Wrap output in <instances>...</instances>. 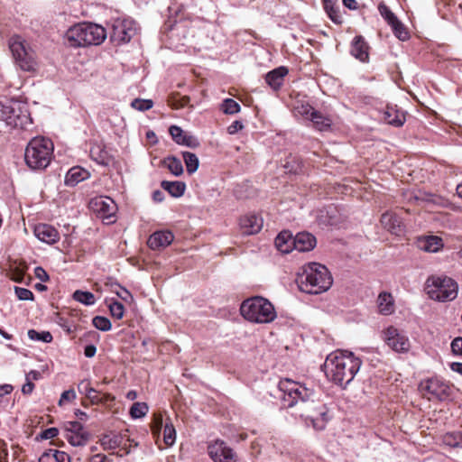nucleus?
Segmentation results:
<instances>
[{
    "label": "nucleus",
    "mask_w": 462,
    "mask_h": 462,
    "mask_svg": "<svg viewBox=\"0 0 462 462\" xmlns=\"http://www.w3.org/2000/svg\"><path fill=\"white\" fill-rule=\"evenodd\" d=\"M278 389L283 407H296V414L310 420L316 430H323L329 420L326 405L314 399L315 393L304 384L284 378L280 380Z\"/></svg>",
    "instance_id": "nucleus-1"
},
{
    "label": "nucleus",
    "mask_w": 462,
    "mask_h": 462,
    "mask_svg": "<svg viewBox=\"0 0 462 462\" xmlns=\"http://www.w3.org/2000/svg\"><path fill=\"white\" fill-rule=\"evenodd\" d=\"M362 361L348 351L330 353L323 365L326 376L335 383L345 387L353 381Z\"/></svg>",
    "instance_id": "nucleus-2"
},
{
    "label": "nucleus",
    "mask_w": 462,
    "mask_h": 462,
    "mask_svg": "<svg viewBox=\"0 0 462 462\" xmlns=\"http://www.w3.org/2000/svg\"><path fill=\"white\" fill-rule=\"evenodd\" d=\"M333 280L325 265L318 263H309L304 265L302 273H299L297 283L300 290L309 294H319L328 291Z\"/></svg>",
    "instance_id": "nucleus-3"
},
{
    "label": "nucleus",
    "mask_w": 462,
    "mask_h": 462,
    "mask_svg": "<svg viewBox=\"0 0 462 462\" xmlns=\"http://www.w3.org/2000/svg\"><path fill=\"white\" fill-rule=\"evenodd\" d=\"M106 38V29L92 23H82L70 27L66 40L70 47H87L99 45Z\"/></svg>",
    "instance_id": "nucleus-4"
},
{
    "label": "nucleus",
    "mask_w": 462,
    "mask_h": 462,
    "mask_svg": "<svg viewBox=\"0 0 462 462\" xmlns=\"http://www.w3.org/2000/svg\"><path fill=\"white\" fill-rule=\"evenodd\" d=\"M52 142L45 137H34L27 144L24 152L26 165L33 171L45 170L53 157Z\"/></svg>",
    "instance_id": "nucleus-5"
},
{
    "label": "nucleus",
    "mask_w": 462,
    "mask_h": 462,
    "mask_svg": "<svg viewBox=\"0 0 462 462\" xmlns=\"http://www.w3.org/2000/svg\"><path fill=\"white\" fill-rule=\"evenodd\" d=\"M0 119L12 128L28 130L32 125L27 104L18 100L0 103Z\"/></svg>",
    "instance_id": "nucleus-6"
},
{
    "label": "nucleus",
    "mask_w": 462,
    "mask_h": 462,
    "mask_svg": "<svg viewBox=\"0 0 462 462\" xmlns=\"http://www.w3.org/2000/svg\"><path fill=\"white\" fill-rule=\"evenodd\" d=\"M9 49L17 66L24 71H34L38 67L35 51L21 36L14 35L9 40Z\"/></svg>",
    "instance_id": "nucleus-7"
},
{
    "label": "nucleus",
    "mask_w": 462,
    "mask_h": 462,
    "mask_svg": "<svg viewBox=\"0 0 462 462\" xmlns=\"http://www.w3.org/2000/svg\"><path fill=\"white\" fill-rule=\"evenodd\" d=\"M427 289L430 298L439 301H450L457 298V283L445 275H432L427 280Z\"/></svg>",
    "instance_id": "nucleus-8"
},
{
    "label": "nucleus",
    "mask_w": 462,
    "mask_h": 462,
    "mask_svg": "<svg viewBox=\"0 0 462 462\" xmlns=\"http://www.w3.org/2000/svg\"><path fill=\"white\" fill-rule=\"evenodd\" d=\"M419 389L423 396L427 397L430 401H445L451 396L450 385L438 377H432L422 381Z\"/></svg>",
    "instance_id": "nucleus-9"
},
{
    "label": "nucleus",
    "mask_w": 462,
    "mask_h": 462,
    "mask_svg": "<svg viewBox=\"0 0 462 462\" xmlns=\"http://www.w3.org/2000/svg\"><path fill=\"white\" fill-rule=\"evenodd\" d=\"M136 33L135 23L131 19H117L112 24L111 41L117 44L126 43Z\"/></svg>",
    "instance_id": "nucleus-10"
},
{
    "label": "nucleus",
    "mask_w": 462,
    "mask_h": 462,
    "mask_svg": "<svg viewBox=\"0 0 462 462\" xmlns=\"http://www.w3.org/2000/svg\"><path fill=\"white\" fill-rule=\"evenodd\" d=\"M88 433L79 421H67L65 423V438L71 446L83 447L88 441Z\"/></svg>",
    "instance_id": "nucleus-11"
},
{
    "label": "nucleus",
    "mask_w": 462,
    "mask_h": 462,
    "mask_svg": "<svg viewBox=\"0 0 462 462\" xmlns=\"http://www.w3.org/2000/svg\"><path fill=\"white\" fill-rule=\"evenodd\" d=\"M383 340L395 352L404 353L410 349L408 337L394 327H389L383 331Z\"/></svg>",
    "instance_id": "nucleus-12"
},
{
    "label": "nucleus",
    "mask_w": 462,
    "mask_h": 462,
    "mask_svg": "<svg viewBox=\"0 0 462 462\" xmlns=\"http://www.w3.org/2000/svg\"><path fill=\"white\" fill-rule=\"evenodd\" d=\"M90 204L94 211H96L100 216V217L112 222L110 218L115 216L117 210V207L111 198L97 197L93 199Z\"/></svg>",
    "instance_id": "nucleus-13"
},
{
    "label": "nucleus",
    "mask_w": 462,
    "mask_h": 462,
    "mask_svg": "<svg viewBox=\"0 0 462 462\" xmlns=\"http://www.w3.org/2000/svg\"><path fill=\"white\" fill-rule=\"evenodd\" d=\"M209 457L214 462H236V455L224 441L217 440L208 448Z\"/></svg>",
    "instance_id": "nucleus-14"
},
{
    "label": "nucleus",
    "mask_w": 462,
    "mask_h": 462,
    "mask_svg": "<svg viewBox=\"0 0 462 462\" xmlns=\"http://www.w3.org/2000/svg\"><path fill=\"white\" fill-rule=\"evenodd\" d=\"M241 315L253 323L260 322V296H254L244 300L240 307Z\"/></svg>",
    "instance_id": "nucleus-15"
},
{
    "label": "nucleus",
    "mask_w": 462,
    "mask_h": 462,
    "mask_svg": "<svg viewBox=\"0 0 462 462\" xmlns=\"http://www.w3.org/2000/svg\"><path fill=\"white\" fill-rule=\"evenodd\" d=\"M384 229L395 236H401L404 232V224L395 212L386 211L380 219Z\"/></svg>",
    "instance_id": "nucleus-16"
},
{
    "label": "nucleus",
    "mask_w": 462,
    "mask_h": 462,
    "mask_svg": "<svg viewBox=\"0 0 462 462\" xmlns=\"http://www.w3.org/2000/svg\"><path fill=\"white\" fill-rule=\"evenodd\" d=\"M175 143L180 145H185L189 148H197L199 146V142L197 137L183 132V130L177 125H171L169 129Z\"/></svg>",
    "instance_id": "nucleus-17"
},
{
    "label": "nucleus",
    "mask_w": 462,
    "mask_h": 462,
    "mask_svg": "<svg viewBox=\"0 0 462 462\" xmlns=\"http://www.w3.org/2000/svg\"><path fill=\"white\" fill-rule=\"evenodd\" d=\"M173 238L174 236L171 231H156L150 236L147 245L152 250H159L171 245Z\"/></svg>",
    "instance_id": "nucleus-18"
},
{
    "label": "nucleus",
    "mask_w": 462,
    "mask_h": 462,
    "mask_svg": "<svg viewBox=\"0 0 462 462\" xmlns=\"http://www.w3.org/2000/svg\"><path fill=\"white\" fill-rule=\"evenodd\" d=\"M35 236L49 245H53L60 240L59 232L51 225L41 224L34 228Z\"/></svg>",
    "instance_id": "nucleus-19"
},
{
    "label": "nucleus",
    "mask_w": 462,
    "mask_h": 462,
    "mask_svg": "<svg viewBox=\"0 0 462 462\" xmlns=\"http://www.w3.org/2000/svg\"><path fill=\"white\" fill-rule=\"evenodd\" d=\"M302 114L306 116L312 123L313 125L319 131H325L331 125V120L324 116L321 113L314 110L311 106H302Z\"/></svg>",
    "instance_id": "nucleus-20"
},
{
    "label": "nucleus",
    "mask_w": 462,
    "mask_h": 462,
    "mask_svg": "<svg viewBox=\"0 0 462 462\" xmlns=\"http://www.w3.org/2000/svg\"><path fill=\"white\" fill-rule=\"evenodd\" d=\"M316 244L315 236L308 232L298 233L293 237V248L299 252H309L316 246Z\"/></svg>",
    "instance_id": "nucleus-21"
},
{
    "label": "nucleus",
    "mask_w": 462,
    "mask_h": 462,
    "mask_svg": "<svg viewBox=\"0 0 462 462\" xmlns=\"http://www.w3.org/2000/svg\"><path fill=\"white\" fill-rule=\"evenodd\" d=\"M289 70L286 67H279L267 73L265 76V81L267 85L274 91L280 89L282 86L284 78L288 74Z\"/></svg>",
    "instance_id": "nucleus-22"
},
{
    "label": "nucleus",
    "mask_w": 462,
    "mask_h": 462,
    "mask_svg": "<svg viewBox=\"0 0 462 462\" xmlns=\"http://www.w3.org/2000/svg\"><path fill=\"white\" fill-rule=\"evenodd\" d=\"M351 54L360 61H367L369 58L368 45L362 36H356L352 42Z\"/></svg>",
    "instance_id": "nucleus-23"
},
{
    "label": "nucleus",
    "mask_w": 462,
    "mask_h": 462,
    "mask_svg": "<svg viewBox=\"0 0 462 462\" xmlns=\"http://www.w3.org/2000/svg\"><path fill=\"white\" fill-rule=\"evenodd\" d=\"M89 154L91 159L98 164L106 166L111 162V156L102 143H93Z\"/></svg>",
    "instance_id": "nucleus-24"
},
{
    "label": "nucleus",
    "mask_w": 462,
    "mask_h": 462,
    "mask_svg": "<svg viewBox=\"0 0 462 462\" xmlns=\"http://www.w3.org/2000/svg\"><path fill=\"white\" fill-rule=\"evenodd\" d=\"M90 176L89 171L82 167H72L65 176V184L67 186H75L82 180L88 179Z\"/></svg>",
    "instance_id": "nucleus-25"
},
{
    "label": "nucleus",
    "mask_w": 462,
    "mask_h": 462,
    "mask_svg": "<svg viewBox=\"0 0 462 462\" xmlns=\"http://www.w3.org/2000/svg\"><path fill=\"white\" fill-rule=\"evenodd\" d=\"M384 121L393 126H402L405 122V114L394 106H388L383 113Z\"/></svg>",
    "instance_id": "nucleus-26"
},
{
    "label": "nucleus",
    "mask_w": 462,
    "mask_h": 462,
    "mask_svg": "<svg viewBox=\"0 0 462 462\" xmlns=\"http://www.w3.org/2000/svg\"><path fill=\"white\" fill-rule=\"evenodd\" d=\"M323 7L329 19L336 24L343 23L337 0H322Z\"/></svg>",
    "instance_id": "nucleus-27"
},
{
    "label": "nucleus",
    "mask_w": 462,
    "mask_h": 462,
    "mask_svg": "<svg viewBox=\"0 0 462 462\" xmlns=\"http://www.w3.org/2000/svg\"><path fill=\"white\" fill-rule=\"evenodd\" d=\"M379 312L383 315H390L394 311V300L391 293L383 291L377 299Z\"/></svg>",
    "instance_id": "nucleus-28"
},
{
    "label": "nucleus",
    "mask_w": 462,
    "mask_h": 462,
    "mask_svg": "<svg viewBox=\"0 0 462 462\" xmlns=\"http://www.w3.org/2000/svg\"><path fill=\"white\" fill-rule=\"evenodd\" d=\"M38 462H70V457L64 451L51 448L42 454Z\"/></svg>",
    "instance_id": "nucleus-29"
},
{
    "label": "nucleus",
    "mask_w": 462,
    "mask_h": 462,
    "mask_svg": "<svg viewBox=\"0 0 462 462\" xmlns=\"http://www.w3.org/2000/svg\"><path fill=\"white\" fill-rule=\"evenodd\" d=\"M274 243L280 252L288 254L293 247V236L289 231H282L276 236Z\"/></svg>",
    "instance_id": "nucleus-30"
},
{
    "label": "nucleus",
    "mask_w": 462,
    "mask_h": 462,
    "mask_svg": "<svg viewBox=\"0 0 462 462\" xmlns=\"http://www.w3.org/2000/svg\"><path fill=\"white\" fill-rule=\"evenodd\" d=\"M420 248L426 252L436 253L443 247L442 239L436 236H430L420 240Z\"/></svg>",
    "instance_id": "nucleus-31"
},
{
    "label": "nucleus",
    "mask_w": 462,
    "mask_h": 462,
    "mask_svg": "<svg viewBox=\"0 0 462 462\" xmlns=\"http://www.w3.org/2000/svg\"><path fill=\"white\" fill-rule=\"evenodd\" d=\"M241 228L245 235H253L258 233L260 226L257 224V217L255 215H245L240 220Z\"/></svg>",
    "instance_id": "nucleus-32"
},
{
    "label": "nucleus",
    "mask_w": 462,
    "mask_h": 462,
    "mask_svg": "<svg viewBox=\"0 0 462 462\" xmlns=\"http://www.w3.org/2000/svg\"><path fill=\"white\" fill-rule=\"evenodd\" d=\"M122 436L116 433L104 435L100 439V445L105 450H112L118 448L122 443Z\"/></svg>",
    "instance_id": "nucleus-33"
},
{
    "label": "nucleus",
    "mask_w": 462,
    "mask_h": 462,
    "mask_svg": "<svg viewBox=\"0 0 462 462\" xmlns=\"http://www.w3.org/2000/svg\"><path fill=\"white\" fill-rule=\"evenodd\" d=\"M277 317L274 306L269 300L262 297V324L270 323Z\"/></svg>",
    "instance_id": "nucleus-34"
},
{
    "label": "nucleus",
    "mask_w": 462,
    "mask_h": 462,
    "mask_svg": "<svg viewBox=\"0 0 462 462\" xmlns=\"http://www.w3.org/2000/svg\"><path fill=\"white\" fill-rule=\"evenodd\" d=\"M162 188L167 190L171 196L179 198L184 194L186 185L182 181H167L163 180L161 184Z\"/></svg>",
    "instance_id": "nucleus-35"
},
{
    "label": "nucleus",
    "mask_w": 462,
    "mask_h": 462,
    "mask_svg": "<svg viewBox=\"0 0 462 462\" xmlns=\"http://www.w3.org/2000/svg\"><path fill=\"white\" fill-rule=\"evenodd\" d=\"M163 430V441L168 446L171 447L175 443L176 440V430L175 428L169 417L165 420V425Z\"/></svg>",
    "instance_id": "nucleus-36"
},
{
    "label": "nucleus",
    "mask_w": 462,
    "mask_h": 462,
    "mask_svg": "<svg viewBox=\"0 0 462 462\" xmlns=\"http://www.w3.org/2000/svg\"><path fill=\"white\" fill-rule=\"evenodd\" d=\"M182 157L186 165V169L189 174L194 173L199 165V158L195 153L189 152H183Z\"/></svg>",
    "instance_id": "nucleus-37"
},
{
    "label": "nucleus",
    "mask_w": 462,
    "mask_h": 462,
    "mask_svg": "<svg viewBox=\"0 0 462 462\" xmlns=\"http://www.w3.org/2000/svg\"><path fill=\"white\" fill-rule=\"evenodd\" d=\"M443 443L451 448H462V432H448L442 438Z\"/></svg>",
    "instance_id": "nucleus-38"
},
{
    "label": "nucleus",
    "mask_w": 462,
    "mask_h": 462,
    "mask_svg": "<svg viewBox=\"0 0 462 462\" xmlns=\"http://www.w3.org/2000/svg\"><path fill=\"white\" fill-rule=\"evenodd\" d=\"M73 299L86 306H92L96 302L95 296L90 291H76L73 293Z\"/></svg>",
    "instance_id": "nucleus-39"
},
{
    "label": "nucleus",
    "mask_w": 462,
    "mask_h": 462,
    "mask_svg": "<svg viewBox=\"0 0 462 462\" xmlns=\"http://www.w3.org/2000/svg\"><path fill=\"white\" fill-rule=\"evenodd\" d=\"M169 171L175 176H180L183 172V166L180 159L176 157H168L164 161Z\"/></svg>",
    "instance_id": "nucleus-40"
},
{
    "label": "nucleus",
    "mask_w": 462,
    "mask_h": 462,
    "mask_svg": "<svg viewBox=\"0 0 462 462\" xmlns=\"http://www.w3.org/2000/svg\"><path fill=\"white\" fill-rule=\"evenodd\" d=\"M283 167L286 170V172L293 174H297L300 171H301L302 168L301 162L295 156H290L289 158H287L285 163L283 164Z\"/></svg>",
    "instance_id": "nucleus-41"
},
{
    "label": "nucleus",
    "mask_w": 462,
    "mask_h": 462,
    "mask_svg": "<svg viewBox=\"0 0 462 462\" xmlns=\"http://www.w3.org/2000/svg\"><path fill=\"white\" fill-rule=\"evenodd\" d=\"M28 337L32 341H42L50 343L52 341V335L49 331H36L35 329L28 330Z\"/></svg>",
    "instance_id": "nucleus-42"
},
{
    "label": "nucleus",
    "mask_w": 462,
    "mask_h": 462,
    "mask_svg": "<svg viewBox=\"0 0 462 462\" xmlns=\"http://www.w3.org/2000/svg\"><path fill=\"white\" fill-rule=\"evenodd\" d=\"M149 411V407L145 402H134L130 409V415L134 419L144 417Z\"/></svg>",
    "instance_id": "nucleus-43"
},
{
    "label": "nucleus",
    "mask_w": 462,
    "mask_h": 462,
    "mask_svg": "<svg viewBox=\"0 0 462 462\" xmlns=\"http://www.w3.org/2000/svg\"><path fill=\"white\" fill-rule=\"evenodd\" d=\"M393 29L394 35L401 41L404 42L409 39L410 35L402 24V23L398 19L396 23H393L390 25Z\"/></svg>",
    "instance_id": "nucleus-44"
},
{
    "label": "nucleus",
    "mask_w": 462,
    "mask_h": 462,
    "mask_svg": "<svg viewBox=\"0 0 462 462\" xmlns=\"http://www.w3.org/2000/svg\"><path fill=\"white\" fill-rule=\"evenodd\" d=\"M221 110L227 115H235L240 111V105L232 98H226L221 104Z\"/></svg>",
    "instance_id": "nucleus-45"
},
{
    "label": "nucleus",
    "mask_w": 462,
    "mask_h": 462,
    "mask_svg": "<svg viewBox=\"0 0 462 462\" xmlns=\"http://www.w3.org/2000/svg\"><path fill=\"white\" fill-rule=\"evenodd\" d=\"M107 306L111 315L116 319H121L125 314V308L122 303L116 300L107 301Z\"/></svg>",
    "instance_id": "nucleus-46"
},
{
    "label": "nucleus",
    "mask_w": 462,
    "mask_h": 462,
    "mask_svg": "<svg viewBox=\"0 0 462 462\" xmlns=\"http://www.w3.org/2000/svg\"><path fill=\"white\" fill-rule=\"evenodd\" d=\"M378 10L380 14L384 18V20L388 23L389 25L397 22L398 18L385 4L381 3L378 5Z\"/></svg>",
    "instance_id": "nucleus-47"
},
{
    "label": "nucleus",
    "mask_w": 462,
    "mask_h": 462,
    "mask_svg": "<svg viewBox=\"0 0 462 462\" xmlns=\"http://www.w3.org/2000/svg\"><path fill=\"white\" fill-rule=\"evenodd\" d=\"M165 420L162 413H154L152 421V431L154 436H159L164 428Z\"/></svg>",
    "instance_id": "nucleus-48"
},
{
    "label": "nucleus",
    "mask_w": 462,
    "mask_h": 462,
    "mask_svg": "<svg viewBox=\"0 0 462 462\" xmlns=\"http://www.w3.org/2000/svg\"><path fill=\"white\" fill-rule=\"evenodd\" d=\"M112 291L115 292L121 300L125 302H130L133 300V296L128 290L125 287H122L118 283H115L111 285Z\"/></svg>",
    "instance_id": "nucleus-49"
},
{
    "label": "nucleus",
    "mask_w": 462,
    "mask_h": 462,
    "mask_svg": "<svg viewBox=\"0 0 462 462\" xmlns=\"http://www.w3.org/2000/svg\"><path fill=\"white\" fill-rule=\"evenodd\" d=\"M93 326L101 331H108L111 329L110 320L103 316H96L92 320Z\"/></svg>",
    "instance_id": "nucleus-50"
},
{
    "label": "nucleus",
    "mask_w": 462,
    "mask_h": 462,
    "mask_svg": "<svg viewBox=\"0 0 462 462\" xmlns=\"http://www.w3.org/2000/svg\"><path fill=\"white\" fill-rule=\"evenodd\" d=\"M153 103L151 99L135 98L132 101L131 106L139 111H147L151 109Z\"/></svg>",
    "instance_id": "nucleus-51"
},
{
    "label": "nucleus",
    "mask_w": 462,
    "mask_h": 462,
    "mask_svg": "<svg viewBox=\"0 0 462 462\" xmlns=\"http://www.w3.org/2000/svg\"><path fill=\"white\" fill-rule=\"evenodd\" d=\"M86 397L90 401L92 404L106 402L113 399L109 393H104L102 396H100L99 393L96 389H94V393L88 394Z\"/></svg>",
    "instance_id": "nucleus-52"
},
{
    "label": "nucleus",
    "mask_w": 462,
    "mask_h": 462,
    "mask_svg": "<svg viewBox=\"0 0 462 462\" xmlns=\"http://www.w3.org/2000/svg\"><path fill=\"white\" fill-rule=\"evenodd\" d=\"M14 291H15L16 297L20 300H33V293L26 288L15 287Z\"/></svg>",
    "instance_id": "nucleus-53"
},
{
    "label": "nucleus",
    "mask_w": 462,
    "mask_h": 462,
    "mask_svg": "<svg viewBox=\"0 0 462 462\" xmlns=\"http://www.w3.org/2000/svg\"><path fill=\"white\" fill-rule=\"evenodd\" d=\"M78 389L79 393L84 394L85 396L91 393H94V388L91 387L90 382L88 380L81 381L78 385Z\"/></svg>",
    "instance_id": "nucleus-54"
},
{
    "label": "nucleus",
    "mask_w": 462,
    "mask_h": 462,
    "mask_svg": "<svg viewBox=\"0 0 462 462\" xmlns=\"http://www.w3.org/2000/svg\"><path fill=\"white\" fill-rule=\"evenodd\" d=\"M450 346L454 355L462 356V337L454 338Z\"/></svg>",
    "instance_id": "nucleus-55"
},
{
    "label": "nucleus",
    "mask_w": 462,
    "mask_h": 462,
    "mask_svg": "<svg viewBox=\"0 0 462 462\" xmlns=\"http://www.w3.org/2000/svg\"><path fill=\"white\" fill-rule=\"evenodd\" d=\"M76 398V393L74 390L64 391L61 393L59 404L61 405L64 402H70Z\"/></svg>",
    "instance_id": "nucleus-56"
},
{
    "label": "nucleus",
    "mask_w": 462,
    "mask_h": 462,
    "mask_svg": "<svg viewBox=\"0 0 462 462\" xmlns=\"http://www.w3.org/2000/svg\"><path fill=\"white\" fill-rule=\"evenodd\" d=\"M59 430L57 428H49L41 433V438L43 439H51L57 437Z\"/></svg>",
    "instance_id": "nucleus-57"
},
{
    "label": "nucleus",
    "mask_w": 462,
    "mask_h": 462,
    "mask_svg": "<svg viewBox=\"0 0 462 462\" xmlns=\"http://www.w3.org/2000/svg\"><path fill=\"white\" fill-rule=\"evenodd\" d=\"M35 276L42 282H47L49 280V275L47 272L41 266H37L34 269Z\"/></svg>",
    "instance_id": "nucleus-58"
},
{
    "label": "nucleus",
    "mask_w": 462,
    "mask_h": 462,
    "mask_svg": "<svg viewBox=\"0 0 462 462\" xmlns=\"http://www.w3.org/2000/svg\"><path fill=\"white\" fill-rule=\"evenodd\" d=\"M243 128V124L240 121H234L228 127L227 132L229 134H235Z\"/></svg>",
    "instance_id": "nucleus-59"
},
{
    "label": "nucleus",
    "mask_w": 462,
    "mask_h": 462,
    "mask_svg": "<svg viewBox=\"0 0 462 462\" xmlns=\"http://www.w3.org/2000/svg\"><path fill=\"white\" fill-rule=\"evenodd\" d=\"M34 389V383L30 380H26V383L22 387V393L23 394H31Z\"/></svg>",
    "instance_id": "nucleus-60"
},
{
    "label": "nucleus",
    "mask_w": 462,
    "mask_h": 462,
    "mask_svg": "<svg viewBox=\"0 0 462 462\" xmlns=\"http://www.w3.org/2000/svg\"><path fill=\"white\" fill-rule=\"evenodd\" d=\"M97 347L94 345H88L85 346L84 355L90 358L96 355Z\"/></svg>",
    "instance_id": "nucleus-61"
},
{
    "label": "nucleus",
    "mask_w": 462,
    "mask_h": 462,
    "mask_svg": "<svg viewBox=\"0 0 462 462\" xmlns=\"http://www.w3.org/2000/svg\"><path fill=\"white\" fill-rule=\"evenodd\" d=\"M89 462H112L106 455L96 454L92 456Z\"/></svg>",
    "instance_id": "nucleus-62"
},
{
    "label": "nucleus",
    "mask_w": 462,
    "mask_h": 462,
    "mask_svg": "<svg viewBox=\"0 0 462 462\" xmlns=\"http://www.w3.org/2000/svg\"><path fill=\"white\" fill-rule=\"evenodd\" d=\"M40 377H41V373L39 371L32 370L26 374L25 379L32 382V381L39 380Z\"/></svg>",
    "instance_id": "nucleus-63"
},
{
    "label": "nucleus",
    "mask_w": 462,
    "mask_h": 462,
    "mask_svg": "<svg viewBox=\"0 0 462 462\" xmlns=\"http://www.w3.org/2000/svg\"><path fill=\"white\" fill-rule=\"evenodd\" d=\"M450 369L453 372L458 373L462 375V363L453 362L450 364Z\"/></svg>",
    "instance_id": "nucleus-64"
}]
</instances>
